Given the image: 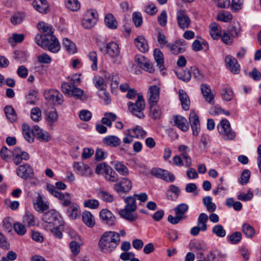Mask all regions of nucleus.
I'll list each match as a JSON object with an SVG mask.
<instances>
[{
	"label": "nucleus",
	"instance_id": "obj_1",
	"mask_svg": "<svg viewBox=\"0 0 261 261\" xmlns=\"http://www.w3.org/2000/svg\"><path fill=\"white\" fill-rule=\"evenodd\" d=\"M119 234L115 231L105 232L99 241V247L103 252H111L119 244Z\"/></svg>",
	"mask_w": 261,
	"mask_h": 261
},
{
	"label": "nucleus",
	"instance_id": "obj_2",
	"mask_svg": "<svg viewBox=\"0 0 261 261\" xmlns=\"http://www.w3.org/2000/svg\"><path fill=\"white\" fill-rule=\"evenodd\" d=\"M124 202L126 205L124 208L119 211V215L122 218L129 222L136 221L138 219V215L134 213L137 209L135 197L132 196L127 197L125 199Z\"/></svg>",
	"mask_w": 261,
	"mask_h": 261
},
{
	"label": "nucleus",
	"instance_id": "obj_3",
	"mask_svg": "<svg viewBox=\"0 0 261 261\" xmlns=\"http://www.w3.org/2000/svg\"><path fill=\"white\" fill-rule=\"evenodd\" d=\"M41 37V36L36 35L35 38V42L39 46L46 48L53 53H56L60 50V43L54 35L45 39H42Z\"/></svg>",
	"mask_w": 261,
	"mask_h": 261
},
{
	"label": "nucleus",
	"instance_id": "obj_4",
	"mask_svg": "<svg viewBox=\"0 0 261 261\" xmlns=\"http://www.w3.org/2000/svg\"><path fill=\"white\" fill-rule=\"evenodd\" d=\"M42 220L46 229L50 227L62 225V219L58 212L50 210L43 215Z\"/></svg>",
	"mask_w": 261,
	"mask_h": 261
},
{
	"label": "nucleus",
	"instance_id": "obj_5",
	"mask_svg": "<svg viewBox=\"0 0 261 261\" xmlns=\"http://www.w3.org/2000/svg\"><path fill=\"white\" fill-rule=\"evenodd\" d=\"M127 106L132 114L139 118H143L145 115L144 110L145 108V102L143 97L141 95H137V99L135 103L129 101Z\"/></svg>",
	"mask_w": 261,
	"mask_h": 261
},
{
	"label": "nucleus",
	"instance_id": "obj_6",
	"mask_svg": "<svg viewBox=\"0 0 261 261\" xmlns=\"http://www.w3.org/2000/svg\"><path fill=\"white\" fill-rule=\"evenodd\" d=\"M218 132L224 140H232L236 137V134L231 128L228 120L225 119H222L217 125Z\"/></svg>",
	"mask_w": 261,
	"mask_h": 261
},
{
	"label": "nucleus",
	"instance_id": "obj_7",
	"mask_svg": "<svg viewBox=\"0 0 261 261\" xmlns=\"http://www.w3.org/2000/svg\"><path fill=\"white\" fill-rule=\"evenodd\" d=\"M106 49L107 54L113 58V62L116 64L121 63L122 58L119 56L120 50L117 43L111 41L107 44Z\"/></svg>",
	"mask_w": 261,
	"mask_h": 261
},
{
	"label": "nucleus",
	"instance_id": "obj_8",
	"mask_svg": "<svg viewBox=\"0 0 261 261\" xmlns=\"http://www.w3.org/2000/svg\"><path fill=\"white\" fill-rule=\"evenodd\" d=\"M45 99L55 105H61L63 102V95L55 89H49L44 92Z\"/></svg>",
	"mask_w": 261,
	"mask_h": 261
},
{
	"label": "nucleus",
	"instance_id": "obj_9",
	"mask_svg": "<svg viewBox=\"0 0 261 261\" xmlns=\"http://www.w3.org/2000/svg\"><path fill=\"white\" fill-rule=\"evenodd\" d=\"M151 173L157 178H161L167 182H173L175 176L171 172L159 168L152 169Z\"/></svg>",
	"mask_w": 261,
	"mask_h": 261
},
{
	"label": "nucleus",
	"instance_id": "obj_10",
	"mask_svg": "<svg viewBox=\"0 0 261 261\" xmlns=\"http://www.w3.org/2000/svg\"><path fill=\"white\" fill-rule=\"evenodd\" d=\"M97 18V14L95 11H87L82 20V25L86 29H91L95 25Z\"/></svg>",
	"mask_w": 261,
	"mask_h": 261
},
{
	"label": "nucleus",
	"instance_id": "obj_11",
	"mask_svg": "<svg viewBox=\"0 0 261 261\" xmlns=\"http://www.w3.org/2000/svg\"><path fill=\"white\" fill-rule=\"evenodd\" d=\"M132 188V183L127 178H123L119 182L114 185L113 190L117 193H127Z\"/></svg>",
	"mask_w": 261,
	"mask_h": 261
},
{
	"label": "nucleus",
	"instance_id": "obj_12",
	"mask_svg": "<svg viewBox=\"0 0 261 261\" xmlns=\"http://www.w3.org/2000/svg\"><path fill=\"white\" fill-rule=\"evenodd\" d=\"M178 26L181 29H188L191 24V19L183 10H178L176 14Z\"/></svg>",
	"mask_w": 261,
	"mask_h": 261
},
{
	"label": "nucleus",
	"instance_id": "obj_13",
	"mask_svg": "<svg viewBox=\"0 0 261 261\" xmlns=\"http://www.w3.org/2000/svg\"><path fill=\"white\" fill-rule=\"evenodd\" d=\"M99 216L102 223L109 226H113L115 224V217L110 210L107 208L101 210L99 212Z\"/></svg>",
	"mask_w": 261,
	"mask_h": 261
},
{
	"label": "nucleus",
	"instance_id": "obj_14",
	"mask_svg": "<svg viewBox=\"0 0 261 261\" xmlns=\"http://www.w3.org/2000/svg\"><path fill=\"white\" fill-rule=\"evenodd\" d=\"M16 174L23 179L32 178L34 175L33 170L28 164L19 166L16 169Z\"/></svg>",
	"mask_w": 261,
	"mask_h": 261
},
{
	"label": "nucleus",
	"instance_id": "obj_15",
	"mask_svg": "<svg viewBox=\"0 0 261 261\" xmlns=\"http://www.w3.org/2000/svg\"><path fill=\"white\" fill-rule=\"evenodd\" d=\"M37 27L39 31L42 33L37 35L41 36L42 39L49 38L54 36L53 28L52 26L44 22H40L37 24Z\"/></svg>",
	"mask_w": 261,
	"mask_h": 261
},
{
	"label": "nucleus",
	"instance_id": "obj_16",
	"mask_svg": "<svg viewBox=\"0 0 261 261\" xmlns=\"http://www.w3.org/2000/svg\"><path fill=\"white\" fill-rule=\"evenodd\" d=\"M160 90V88L156 85L149 87L147 95L149 105L156 106L159 99Z\"/></svg>",
	"mask_w": 261,
	"mask_h": 261
},
{
	"label": "nucleus",
	"instance_id": "obj_17",
	"mask_svg": "<svg viewBox=\"0 0 261 261\" xmlns=\"http://www.w3.org/2000/svg\"><path fill=\"white\" fill-rule=\"evenodd\" d=\"M12 154L14 163L16 165L20 164L22 160L27 161L30 158L29 154L27 152L22 151L21 149L18 147H16L14 148Z\"/></svg>",
	"mask_w": 261,
	"mask_h": 261
},
{
	"label": "nucleus",
	"instance_id": "obj_18",
	"mask_svg": "<svg viewBox=\"0 0 261 261\" xmlns=\"http://www.w3.org/2000/svg\"><path fill=\"white\" fill-rule=\"evenodd\" d=\"M167 47L170 49L171 51L174 55H178L184 52L187 48V43L183 39L176 41L174 44H167Z\"/></svg>",
	"mask_w": 261,
	"mask_h": 261
},
{
	"label": "nucleus",
	"instance_id": "obj_19",
	"mask_svg": "<svg viewBox=\"0 0 261 261\" xmlns=\"http://www.w3.org/2000/svg\"><path fill=\"white\" fill-rule=\"evenodd\" d=\"M189 120L193 130V135L197 136L200 130L199 117L195 112H191L189 115Z\"/></svg>",
	"mask_w": 261,
	"mask_h": 261
},
{
	"label": "nucleus",
	"instance_id": "obj_20",
	"mask_svg": "<svg viewBox=\"0 0 261 261\" xmlns=\"http://www.w3.org/2000/svg\"><path fill=\"white\" fill-rule=\"evenodd\" d=\"M226 67L232 73L238 74L240 71V65L236 59L231 56H227L225 58Z\"/></svg>",
	"mask_w": 261,
	"mask_h": 261
},
{
	"label": "nucleus",
	"instance_id": "obj_21",
	"mask_svg": "<svg viewBox=\"0 0 261 261\" xmlns=\"http://www.w3.org/2000/svg\"><path fill=\"white\" fill-rule=\"evenodd\" d=\"M34 207L37 212L43 213L49 208V203L43 199V196L39 193H37L36 201L34 202Z\"/></svg>",
	"mask_w": 261,
	"mask_h": 261
},
{
	"label": "nucleus",
	"instance_id": "obj_22",
	"mask_svg": "<svg viewBox=\"0 0 261 261\" xmlns=\"http://www.w3.org/2000/svg\"><path fill=\"white\" fill-rule=\"evenodd\" d=\"M32 134L36 138L41 141H48L50 139L49 134L45 130L41 129L39 126L34 125Z\"/></svg>",
	"mask_w": 261,
	"mask_h": 261
},
{
	"label": "nucleus",
	"instance_id": "obj_23",
	"mask_svg": "<svg viewBox=\"0 0 261 261\" xmlns=\"http://www.w3.org/2000/svg\"><path fill=\"white\" fill-rule=\"evenodd\" d=\"M201 90L205 101L210 104H214L215 94L212 92L210 87L206 84H202Z\"/></svg>",
	"mask_w": 261,
	"mask_h": 261
},
{
	"label": "nucleus",
	"instance_id": "obj_24",
	"mask_svg": "<svg viewBox=\"0 0 261 261\" xmlns=\"http://www.w3.org/2000/svg\"><path fill=\"white\" fill-rule=\"evenodd\" d=\"M73 168L78 174L82 176L88 175L91 173L89 167L82 162H73Z\"/></svg>",
	"mask_w": 261,
	"mask_h": 261
},
{
	"label": "nucleus",
	"instance_id": "obj_25",
	"mask_svg": "<svg viewBox=\"0 0 261 261\" xmlns=\"http://www.w3.org/2000/svg\"><path fill=\"white\" fill-rule=\"evenodd\" d=\"M175 125L180 130L186 132L189 130V126L187 120L180 115H176L173 117Z\"/></svg>",
	"mask_w": 261,
	"mask_h": 261
},
{
	"label": "nucleus",
	"instance_id": "obj_26",
	"mask_svg": "<svg viewBox=\"0 0 261 261\" xmlns=\"http://www.w3.org/2000/svg\"><path fill=\"white\" fill-rule=\"evenodd\" d=\"M67 207L66 213L67 216L72 219H76L79 217L80 215V206L74 202L71 203Z\"/></svg>",
	"mask_w": 261,
	"mask_h": 261
},
{
	"label": "nucleus",
	"instance_id": "obj_27",
	"mask_svg": "<svg viewBox=\"0 0 261 261\" xmlns=\"http://www.w3.org/2000/svg\"><path fill=\"white\" fill-rule=\"evenodd\" d=\"M134 43L137 48L142 53L148 50V45L146 40L142 36H139L134 40Z\"/></svg>",
	"mask_w": 261,
	"mask_h": 261
},
{
	"label": "nucleus",
	"instance_id": "obj_28",
	"mask_svg": "<svg viewBox=\"0 0 261 261\" xmlns=\"http://www.w3.org/2000/svg\"><path fill=\"white\" fill-rule=\"evenodd\" d=\"M103 143L109 146L115 147L120 144V139L114 135H110L105 137L102 141Z\"/></svg>",
	"mask_w": 261,
	"mask_h": 261
},
{
	"label": "nucleus",
	"instance_id": "obj_29",
	"mask_svg": "<svg viewBox=\"0 0 261 261\" xmlns=\"http://www.w3.org/2000/svg\"><path fill=\"white\" fill-rule=\"evenodd\" d=\"M179 98L182 109L185 111L188 110L190 108V101L188 95L184 90L182 89L179 90Z\"/></svg>",
	"mask_w": 261,
	"mask_h": 261
},
{
	"label": "nucleus",
	"instance_id": "obj_30",
	"mask_svg": "<svg viewBox=\"0 0 261 261\" xmlns=\"http://www.w3.org/2000/svg\"><path fill=\"white\" fill-rule=\"evenodd\" d=\"M180 189L174 185H172L169 187V190L167 192V198L171 200H175L180 194Z\"/></svg>",
	"mask_w": 261,
	"mask_h": 261
},
{
	"label": "nucleus",
	"instance_id": "obj_31",
	"mask_svg": "<svg viewBox=\"0 0 261 261\" xmlns=\"http://www.w3.org/2000/svg\"><path fill=\"white\" fill-rule=\"evenodd\" d=\"M83 222L88 227H92L95 225L94 216L89 211H85L82 214Z\"/></svg>",
	"mask_w": 261,
	"mask_h": 261
},
{
	"label": "nucleus",
	"instance_id": "obj_32",
	"mask_svg": "<svg viewBox=\"0 0 261 261\" xmlns=\"http://www.w3.org/2000/svg\"><path fill=\"white\" fill-rule=\"evenodd\" d=\"M153 55L157 66L161 71L163 70L164 69V56L162 52L159 49L156 48L153 51Z\"/></svg>",
	"mask_w": 261,
	"mask_h": 261
},
{
	"label": "nucleus",
	"instance_id": "obj_33",
	"mask_svg": "<svg viewBox=\"0 0 261 261\" xmlns=\"http://www.w3.org/2000/svg\"><path fill=\"white\" fill-rule=\"evenodd\" d=\"M106 25L110 29H116L117 28V22L115 17L111 13H108L105 17Z\"/></svg>",
	"mask_w": 261,
	"mask_h": 261
},
{
	"label": "nucleus",
	"instance_id": "obj_34",
	"mask_svg": "<svg viewBox=\"0 0 261 261\" xmlns=\"http://www.w3.org/2000/svg\"><path fill=\"white\" fill-rule=\"evenodd\" d=\"M7 118L11 122H15L17 119V114L14 109L10 105L6 106L4 108Z\"/></svg>",
	"mask_w": 261,
	"mask_h": 261
},
{
	"label": "nucleus",
	"instance_id": "obj_35",
	"mask_svg": "<svg viewBox=\"0 0 261 261\" xmlns=\"http://www.w3.org/2000/svg\"><path fill=\"white\" fill-rule=\"evenodd\" d=\"M45 119L48 125L50 126H53V124L58 120V114L55 108H53L50 111L46 113Z\"/></svg>",
	"mask_w": 261,
	"mask_h": 261
},
{
	"label": "nucleus",
	"instance_id": "obj_36",
	"mask_svg": "<svg viewBox=\"0 0 261 261\" xmlns=\"http://www.w3.org/2000/svg\"><path fill=\"white\" fill-rule=\"evenodd\" d=\"M208 218L207 215L205 213H201L197 220V226L201 228V231H205L207 230V227L206 222Z\"/></svg>",
	"mask_w": 261,
	"mask_h": 261
},
{
	"label": "nucleus",
	"instance_id": "obj_37",
	"mask_svg": "<svg viewBox=\"0 0 261 261\" xmlns=\"http://www.w3.org/2000/svg\"><path fill=\"white\" fill-rule=\"evenodd\" d=\"M202 201L204 205L209 212H214L216 211V205L212 202V198L210 196H207L203 198Z\"/></svg>",
	"mask_w": 261,
	"mask_h": 261
},
{
	"label": "nucleus",
	"instance_id": "obj_38",
	"mask_svg": "<svg viewBox=\"0 0 261 261\" xmlns=\"http://www.w3.org/2000/svg\"><path fill=\"white\" fill-rule=\"evenodd\" d=\"M22 133L24 139L29 143H33L34 141V134L32 135L29 126L27 124H23L22 126Z\"/></svg>",
	"mask_w": 261,
	"mask_h": 261
},
{
	"label": "nucleus",
	"instance_id": "obj_39",
	"mask_svg": "<svg viewBox=\"0 0 261 261\" xmlns=\"http://www.w3.org/2000/svg\"><path fill=\"white\" fill-rule=\"evenodd\" d=\"M63 43L66 50L70 54H74L76 51V47L74 43L67 38L63 40Z\"/></svg>",
	"mask_w": 261,
	"mask_h": 261
},
{
	"label": "nucleus",
	"instance_id": "obj_40",
	"mask_svg": "<svg viewBox=\"0 0 261 261\" xmlns=\"http://www.w3.org/2000/svg\"><path fill=\"white\" fill-rule=\"evenodd\" d=\"M56 198L62 201V205L64 206H67L72 202L71 197L68 193H63L60 192Z\"/></svg>",
	"mask_w": 261,
	"mask_h": 261
},
{
	"label": "nucleus",
	"instance_id": "obj_41",
	"mask_svg": "<svg viewBox=\"0 0 261 261\" xmlns=\"http://www.w3.org/2000/svg\"><path fill=\"white\" fill-rule=\"evenodd\" d=\"M188 208L189 206L187 204L181 203L174 208V211L176 215H178L182 219H185V214L188 211Z\"/></svg>",
	"mask_w": 261,
	"mask_h": 261
},
{
	"label": "nucleus",
	"instance_id": "obj_42",
	"mask_svg": "<svg viewBox=\"0 0 261 261\" xmlns=\"http://www.w3.org/2000/svg\"><path fill=\"white\" fill-rule=\"evenodd\" d=\"M115 169L121 175L126 176L128 174V169L125 165L120 162H116L114 164Z\"/></svg>",
	"mask_w": 261,
	"mask_h": 261
},
{
	"label": "nucleus",
	"instance_id": "obj_43",
	"mask_svg": "<svg viewBox=\"0 0 261 261\" xmlns=\"http://www.w3.org/2000/svg\"><path fill=\"white\" fill-rule=\"evenodd\" d=\"M116 117V115L112 113H106L105 114V117L102 118L101 122L110 127L112 126V122L115 121Z\"/></svg>",
	"mask_w": 261,
	"mask_h": 261
},
{
	"label": "nucleus",
	"instance_id": "obj_44",
	"mask_svg": "<svg viewBox=\"0 0 261 261\" xmlns=\"http://www.w3.org/2000/svg\"><path fill=\"white\" fill-rule=\"evenodd\" d=\"M150 116L153 119H159L162 115V110L159 107L150 105Z\"/></svg>",
	"mask_w": 261,
	"mask_h": 261
},
{
	"label": "nucleus",
	"instance_id": "obj_45",
	"mask_svg": "<svg viewBox=\"0 0 261 261\" xmlns=\"http://www.w3.org/2000/svg\"><path fill=\"white\" fill-rule=\"evenodd\" d=\"M217 18L219 21L227 22L232 19V16L229 12L222 11L218 14Z\"/></svg>",
	"mask_w": 261,
	"mask_h": 261
},
{
	"label": "nucleus",
	"instance_id": "obj_46",
	"mask_svg": "<svg viewBox=\"0 0 261 261\" xmlns=\"http://www.w3.org/2000/svg\"><path fill=\"white\" fill-rule=\"evenodd\" d=\"M221 94L222 98L226 101H230L233 97L231 89L228 87L222 88L221 90Z\"/></svg>",
	"mask_w": 261,
	"mask_h": 261
},
{
	"label": "nucleus",
	"instance_id": "obj_47",
	"mask_svg": "<svg viewBox=\"0 0 261 261\" xmlns=\"http://www.w3.org/2000/svg\"><path fill=\"white\" fill-rule=\"evenodd\" d=\"M97 195L99 198L106 202H112L114 200L113 196L107 191H100Z\"/></svg>",
	"mask_w": 261,
	"mask_h": 261
},
{
	"label": "nucleus",
	"instance_id": "obj_48",
	"mask_svg": "<svg viewBox=\"0 0 261 261\" xmlns=\"http://www.w3.org/2000/svg\"><path fill=\"white\" fill-rule=\"evenodd\" d=\"M242 230L246 236L248 238H251L255 233V230L253 227L248 223H244L242 225Z\"/></svg>",
	"mask_w": 261,
	"mask_h": 261
},
{
	"label": "nucleus",
	"instance_id": "obj_49",
	"mask_svg": "<svg viewBox=\"0 0 261 261\" xmlns=\"http://www.w3.org/2000/svg\"><path fill=\"white\" fill-rule=\"evenodd\" d=\"M105 174L106 179L109 181L115 182L118 180L117 174L111 167L107 170Z\"/></svg>",
	"mask_w": 261,
	"mask_h": 261
},
{
	"label": "nucleus",
	"instance_id": "obj_50",
	"mask_svg": "<svg viewBox=\"0 0 261 261\" xmlns=\"http://www.w3.org/2000/svg\"><path fill=\"white\" fill-rule=\"evenodd\" d=\"M23 222L24 225L28 226H31L35 225V217L30 212H27L23 217Z\"/></svg>",
	"mask_w": 261,
	"mask_h": 261
},
{
	"label": "nucleus",
	"instance_id": "obj_51",
	"mask_svg": "<svg viewBox=\"0 0 261 261\" xmlns=\"http://www.w3.org/2000/svg\"><path fill=\"white\" fill-rule=\"evenodd\" d=\"M70 93L68 94V96H71L74 97L76 99H84V91L79 88L74 86L72 88V91L70 92Z\"/></svg>",
	"mask_w": 261,
	"mask_h": 261
},
{
	"label": "nucleus",
	"instance_id": "obj_52",
	"mask_svg": "<svg viewBox=\"0 0 261 261\" xmlns=\"http://www.w3.org/2000/svg\"><path fill=\"white\" fill-rule=\"evenodd\" d=\"M89 60L92 62L91 65L92 69L96 71L97 70V53L95 51H90L88 55Z\"/></svg>",
	"mask_w": 261,
	"mask_h": 261
},
{
	"label": "nucleus",
	"instance_id": "obj_53",
	"mask_svg": "<svg viewBox=\"0 0 261 261\" xmlns=\"http://www.w3.org/2000/svg\"><path fill=\"white\" fill-rule=\"evenodd\" d=\"M66 6L71 11H76L80 8V3L77 0H68Z\"/></svg>",
	"mask_w": 261,
	"mask_h": 261
},
{
	"label": "nucleus",
	"instance_id": "obj_54",
	"mask_svg": "<svg viewBox=\"0 0 261 261\" xmlns=\"http://www.w3.org/2000/svg\"><path fill=\"white\" fill-rule=\"evenodd\" d=\"M212 232L217 237L223 238L226 235V231L221 225H216L213 228Z\"/></svg>",
	"mask_w": 261,
	"mask_h": 261
},
{
	"label": "nucleus",
	"instance_id": "obj_55",
	"mask_svg": "<svg viewBox=\"0 0 261 261\" xmlns=\"http://www.w3.org/2000/svg\"><path fill=\"white\" fill-rule=\"evenodd\" d=\"M24 18V14L22 13L14 14L11 18V21L13 24L16 25L22 22Z\"/></svg>",
	"mask_w": 261,
	"mask_h": 261
},
{
	"label": "nucleus",
	"instance_id": "obj_56",
	"mask_svg": "<svg viewBox=\"0 0 261 261\" xmlns=\"http://www.w3.org/2000/svg\"><path fill=\"white\" fill-rule=\"evenodd\" d=\"M221 256V253L218 250H213L211 251L206 256V261H219V257Z\"/></svg>",
	"mask_w": 261,
	"mask_h": 261
},
{
	"label": "nucleus",
	"instance_id": "obj_57",
	"mask_svg": "<svg viewBox=\"0 0 261 261\" xmlns=\"http://www.w3.org/2000/svg\"><path fill=\"white\" fill-rule=\"evenodd\" d=\"M84 206L91 209H96L99 205V201L96 199H88L86 200L84 203Z\"/></svg>",
	"mask_w": 261,
	"mask_h": 261
},
{
	"label": "nucleus",
	"instance_id": "obj_58",
	"mask_svg": "<svg viewBox=\"0 0 261 261\" xmlns=\"http://www.w3.org/2000/svg\"><path fill=\"white\" fill-rule=\"evenodd\" d=\"M132 132L137 138H144L146 136V132L140 126H136L132 128Z\"/></svg>",
	"mask_w": 261,
	"mask_h": 261
},
{
	"label": "nucleus",
	"instance_id": "obj_59",
	"mask_svg": "<svg viewBox=\"0 0 261 261\" xmlns=\"http://www.w3.org/2000/svg\"><path fill=\"white\" fill-rule=\"evenodd\" d=\"M63 226V222L62 225L50 227L47 229L49 230L54 234V235L59 238L61 239L62 237V233L61 232V228Z\"/></svg>",
	"mask_w": 261,
	"mask_h": 261
},
{
	"label": "nucleus",
	"instance_id": "obj_60",
	"mask_svg": "<svg viewBox=\"0 0 261 261\" xmlns=\"http://www.w3.org/2000/svg\"><path fill=\"white\" fill-rule=\"evenodd\" d=\"M41 116V112L38 108L36 107L32 109L31 112V117L32 120H33L34 121H39L40 120Z\"/></svg>",
	"mask_w": 261,
	"mask_h": 261
},
{
	"label": "nucleus",
	"instance_id": "obj_61",
	"mask_svg": "<svg viewBox=\"0 0 261 261\" xmlns=\"http://www.w3.org/2000/svg\"><path fill=\"white\" fill-rule=\"evenodd\" d=\"M229 238L231 244H236L241 240L242 234L240 232L237 231L230 235Z\"/></svg>",
	"mask_w": 261,
	"mask_h": 261
},
{
	"label": "nucleus",
	"instance_id": "obj_62",
	"mask_svg": "<svg viewBox=\"0 0 261 261\" xmlns=\"http://www.w3.org/2000/svg\"><path fill=\"white\" fill-rule=\"evenodd\" d=\"M250 177V172L248 169H245L243 170L241 178L240 179V182L242 185H246L249 181Z\"/></svg>",
	"mask_w": 261,
	"mask_h": 261
},
{
	"label": "nucleus",
	"instance_id": "obj_63",
	"mask_svg": "<svg viewBox=\"0 0 261 261\" xmlns=\"http://www.w3.org/2000/svg\"><path fill=\"white\" fill-rule=\"evenodd\" d=\"M158 21L159 24L162 27H164L167 22V14L166 10H163L158 17Z\"/></svg>",
	"mask_w": 261,
	"mask_h": 261
},
{
	"label": "nucleus",
	"instance_id": "obj_64",
	"mask_svg": "<svg viewBox=\"0 0 261 261\" xmlns=\"http://www.w3.org/2000/svg\"><path fill=\"white\" fill-rule=\"evenodd\" d=\"M14 229L15 232L19 235L22 236L26 232V228L24 225L17 222L14 224Z\"/></svg>",
	"mask_w": 261,
	"mask_h": 261
}]
</instances>
